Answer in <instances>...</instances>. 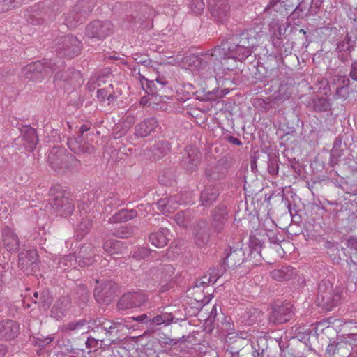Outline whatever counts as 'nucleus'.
<instances>
[{
	"label": "nucleus",
	"mask_w": 357,
	"mask_h": 357,
	"mask_svg": "<svg viewBox=\"0 0 357 357\" xmlns=\"http://www.w3.org/2000/svg\"><path fill=\"white\" fill-rule=\"evenodd\" d=\"M63 61L61 59L56 61L55 59H50L48 62L43 64L41 61H37L24 67L20 73V78L24 81H38L42 78L43 72L48 68L52 71H56L54 75L55 81L63 80L64 82H71L72 77L79 75V73L75 70H68L63 71Z\"/></svg>",
	"instance_id": "obj_1"
},
{
	"label": "nucleus",
	"mask_w": 357,
	"mask_h": 357,
	"mask_svg": "<svg viewBox=\"0 0 357 357\" xmlns=\"http://www.w3.org/2000/svg\"><path fill=\"white\" fill-rule=\"evenodd\" d=\"M256 36L255 30L249 29L227 38L237 60H244L251 55L257 43Z\"/></svg>",
	"instance_id": "obj_2"
},
{
	"label": "nucleus",
	"mask_w": 357,
	"mask_h": 357,
	"mask_svg": "<svg viewBox=\"0 0 357 357\" xmlns=\"http://www.w3.org/2000/svg\"><path fill=\"white\" fill-rule=\"evenodd\" d=\"M52 48L58 55L71 59L80 54L82 43L76 36L66 35L58 38Z\"/></svg>",
	"instance_id": "obj_3"
},
{
	"label": "nucleus",
	"mask_w": 357,
	"mask_h": 357,
	"mask_svg": "<svg viewBox=\"0 0 357 357\" xmlns=\"http://www.w3.org/2000/svg\"><path fill=\"white\" fill-rule=\"evenodd\" d=\"M206 54L209 57L208 61L212 71L224 66L223 61L229 59H237L227 38L224 40L220 45L206 52Z\"/></svg>",
	"instance_id": "obj_4"
},
{
	"label": "nucleus",
	"mask_w": 357,
	"mask_h": 357,
	"mask_svg": "<svg viewBox=\"0 0 357 357\" xmlns=\"http://www.w3.org/2000/svg\"><path fill=\"white\" fill-rule=\"evenodd\" d=\"M47 160L54 170L69 169L77 165L76 158L61 147H54L48 153Z\"/></svg>",
	"instance_id": "obj_5"
},
{
	"label": "nucleus",
	"mask_w": 357,
	"mask_h": 357,
	"mask_svg": "<svg viewBox=\"0 0 357 357\" xmlns=\"http://www.w3.org/2000/svg\"><path fill=\"white\" fill-rule=\"evenodd\" d=\"M149 301L148 294L143 291H130L121 296L117 303L120 310L145 306Z\"/></svg>",
	"instance_id": "obj_6"
},
{
	"label": "nucleus",
	"mask_w": 357,
	"mask_h": 357,
	"mask_svg": "<svg viewBox=\"0 0 357 357\" xmlns=\"http://www.w3.org/2000/svg\"><path fill=\"white\" fill-rule=\"evenodd\" d=\"M114 31V25L110 21L95 20L86 26V36L91 39L104 40Z\"/></svg>",
	"instance_id": "obj_7"
},
{
	"label": "nucleus",
	"mask_w": 357,
	"mask_h": 357,
	"mask_svg": "<svg viewBox=\"0 0 357 357\" xmlns=\"http://www.w3.org/2000/svg\"><path fill=\"white\" fill-rule=\"evenodd\" d=\"M50 204L52 213L55 215L67 217L73 213L74 204L68 197L64 196L62 192H57L52 198L50 199Z\"/></svg>",
	"instance_id": "obj_8"
},
{
	"label": "nucleus",
	"mask_w": 357,
	"mask_h": 357,
	"mask_svg": "<svg viewBox=\"0 0 357 357\" xmlns=\"http://www.w3.org/2000/svg\"><path fill=\"white\" fill-rule=\"evenodd\" d=\"M55 16L56 14L52 10L44 7H32L25 13L27 22L33 25H40L52 21Z\"/></svg>",
	"instance_id": "obj_9"
},
{
	"label": "nucleus",
	"mask_w": 357,
	"mask_h": 357,
	"mask_svg": "<svg viewBox=\"0 0 357 357\" xmlns=\"http://www.w3.org/2000/svg\"><path fill=\"white\" fill-rule=\"evenodd\" d=\"M97 285L94 289L96 301L104 305L109 304L114 297L116 287L112 281H96Z\"/></svg>",
	"instance_id": "obj_10"
},
{
	"label": "nucleus",
	"mask_w": 357,
	"mask_h": 357,
	"mask_svg": "<svg viewBox=\"0 0 357 357\" xmlns=\"http://www.w3.org/2000/svg\"><path fill=\"white\" fill-rule=\"evenodd\" d=\"M208 8L212 17L219 22L227 20L230 14L228 0H208Z\"/></svg>",
	"instance_id": "obj_11"
},
{
	"label": "nucleus",
	"mask_w": 357,
	"mask_h": 357,
	"mask_svg": "<svg viewBox=\"0 0 357 357\" xmlns=\"http://www.w3.org/2000/svg\"><path fill=\"white\" fill-rule=\"evenodd\" d=\"M292 316V305L290 303L274 305L269 315V321L275 324H282L289 321Z\"/></svg>",
	"instance_id": "obj_12"
},
{
	"label": "nucleus",
	"mask_w": 357,
	"mask_h": 357,
	"mask_svg": "<svg viewBox=\"0 0 357 357\" xmlns=\"http://www.w3.org/2000/svg\"><path fill=\"white\" fill-rule=\"evenodd\" d=\"M228 209L224 204L218 205L211 214V227L215 234H220L224 229L227 220Z\"/></svg>",
	"instance_id": "obj_13"
},
{
	"label": "nucleus",
	"mask_w": 357,
	"mask_h": 357,
	"mask_svg": "<svg viewBox=\"0 0 357 357\" xmlns=\"http://www.w3.org/2000/svg\"><path fill=\"white\" fill-rule=\"evenodd\" d=\"M208 56L205 53L201 54H192L185 57V62L192 70H197L203 73H211Z\"/></svg>",
	"instance_id": "obj_14"
},
{
	"label": "nucleus",
	"mask_w": 357,
	"mask_h": 357,
	"mask_svg": "<svg viewBox=\"0 0 357 357\" xmlns=\"http://www.w3.org/2000/svg\"><path fill=\"white\" fill-rule=\"evenodd\" d=\"M160 128L158 120L154 117L145 119L135 127V136L137 138H145Z\"/></svg>",
	"instance_id": "obj_15"
},
{
	"label": "nucleus",
	"mask_w": 357,
	"mask_h": 357,
	"mask_svg": "<svg viewBox=\"0 0 357 357\" xmlns=\"http://www.w3.org/2000/svg\"><path fill=\"white\" fill-rule=\"evenodd\" d=\"M181 165L188 171L195 170L200 163L201 153L197 148L188 146L185 149Z\"/></svg>",
	"instance_id": "obj_16"
},
{
	"label": "nucleus",
	"mask_w": 357,
	"mask_h": 357,
	"mask_svg": "<svg viewBox=\"0 0 357 357\" xmlns=\"http://www.w3.org/2000/svg\"><path fill=\"white\" fill-rule=\"evenodd\" d=\"M20 325L10 319L0 320V340H11L17 337Z\"/></svg>",
	"instance_id": "obj_17"
},
{
	"label": "nucleus",
	"mask_w": 357,
	"mask_h": 357,
	"mask_svg": "<svg viewBox=\"0 0 357 357\" xmlns=\"http://www.w3.org/2000/svg\"><path fill=\"white\" fill-rule=\"evenodd\" d=\"M95 248L91 243H86L82 245L76 257L77 264L81 267L91 265L95 261Z\"/></svg>",
	"instance_id": "obj_18"
},
{
	"label": "nucleus",
	"mask_w": 357,
	"mask_h": 357,
	"mask_svg": "<svg viewBox=\"0 0 357 357\" xmlns=\"http://www.w3.org/2000/svg\"><path fill=\"white\" fill-rule=\"evenodd\" d=\"M62 331L70 335H79L89 332L88 321L85 319L68 322L62 326Z\"/></svg>",
	"instance_id": "obj_19"
},
{
	"label": "nucleus",
	"mask_w": 357,
	"mask_h": 357,
	"mask_svg": "<svg viewBox=\"0 0 357 357\" xmlns=\"http://www.w3.org/2000/svg\"><path fill=\"white\" fill-rule=\"evenodd\" d=\"M195 241L199 246L207 243L210 238L208 224L206 220H201L197 222L194 229Z\"/></svg>",
	"instance_id": "obj_20"
},
{
	"label": "nucleus",
	"mask_w": 357,
	"mask_h": 357,
	"mask_svg": "<svg viewBox=\"0 0 357 357\" xmlns=\"http://www.w3.org/2000/svg\"><path fill=\"white\" fill-rule=\"evenodd\" d=\"M71 306L69 296H63L56 301L51 310L52 317L60 319L66 316Z\"/></svg>",
	"instance_id": "obj_21"
},
{
	"label": "nucleus",
	"mask_w": 357,
	"mask_h": 357,
	"mask_svg": "<svg viewBox=\"0 0 357 357\" xmlns=\"http://www.w3.org/2000/svg\"><path fill=\"white\" fill-rule=\"evenodd\" d=\"M245 260V253L242 248H230L224 259L223 264L229 268H234L240 266Z\"/></svg>",
	"instance_id": "obj_22"
},
{
	"label": "nucleus",
	"mask_w": 357,
	"mask_h": 357,
	"mask_svg": "<svg viewBox=\"0 0 357 357\" xmlns=\"http://www.w3.org/2000/svg\"><path fill=\"white\" fill-rule=\"evenodd\" d=\"M2 241L3 247L8 251L15 252L19 249L20 241L15 233L9 227H5L2 231Z\"/></svg>",
	"instance_id": "obj_23"
},
{
	"label": "nucleus",
	"mask_w": 357,
	"mask_h": 357,
	"mask_svg": "<svg viewBox=\"0 0 357 357\" xmlns=\"http://www.w3.org/2000/svg\"><path fill=\"white\" fill-rule=\"evenodd\" d=\"M37 252L34 250L22 251L19 254V267L24 271H28L29 268L36 264L38 260Z\"/></svg>",
	"instance_id": "obj_24"
},
{
	"label": "nucleus",
	"mask_w": 357,
	"mask_h": 357,
	"mask_svg": "<svg viewBox=\"0 0 357 357\" xmlns=\"http://www.w3.org/2000/svg\"><path fill=\"white\" fill-rule=\"evenodd\" d=\"M291 95V92L289 90L287 84H280L278 90L273 95L266 98L263 100L265 104H276L279 105L280 102L288 100Z\"/></svg>",
	"instance_id": "obj_25"
},
{
	"label": "nucleus",
	"mask_w": 357,
	"mask_h": 357,
	"mask_svg": "<svg viewBox=\"0 0 357 357\" xmlns=\"http://www.w3.org/2000/svg\"><path fill=\"white\" fill-rule=\"evenodd\" d=\"M68 146L77 155L91 153L92 149V147H91L86 142L84 141L81 135L77 137L68 139Z\"/></svg>",
	"instance_id": "obj_26"
},
{
	"label": "nucleus",
	"mask_w": 357,
	"mask_h": 357,
	"mask_svg": "<svg viewBox=\"0 0 357 357\" xmlns=\"http://www.w3.org/2000/svg\"><path fill=\"white\" fill-rule=\"evenodd\" d=\"M218 196L219 191L215 186L206 185L200 194L201 205L206 207L211 206L216 201Z\"/></svg>",
	"instance_id": "obj_27"
},
{
	"label": "nucleus",
	"mask_w": 357,
	"mask_h": 357,
	"mask_svg": "<svg viewBox=\"0 0 357 357\" xmlns=\"http://www.w3.org/2000/svg\"><path fill=\"white\" fill-rule=\"evenodd\" d=\"M22 138L25 149L29 152L33 151L38 142L35 129L31 126L24 127L22 131Z\"/></svg>",
	"instance_id": "obj_28"
},
{
	"label": "nucleus",
	"mask_w": 357,
	"mask_h": 357,
	"mask_svg": "<svg viewBox=\"0 0 357 357\" xmlns=\"http://www.w3.org/2000/svg\"><path fill=\"white\" fill-rule=\"evenodd\" d=\"M169 230L161 227L158 231L152 232L149 236V241L156 248H163L167 245L169 238Z\"/></svg>",
	"instance_id": "obj_29"
},
{
	"label": "nucleus",
	"mask_w": 357,
	"mask_h": 357,
	"mask_svg": "<svg viewBox=\"0 0 357 357\" xmlns=\"http://www.w3.org/2000/svg\"><path fill=\"white\" fill-rule=\"evenodd\" d=\"M308 108L314 112H326L331 109V103L327 98H311L307 101Z\"/></svg>",
	"instance_id": "obj_30"
},
{
	"label": "nucleus",
	"mask_w": 357,
	"mask_h": 357,
	"mask_svg": "<svg viewBox=\"0 0 357 357\" xmlns=\"http://www.w3.org/2000/svg\"><path fill=\"white\" fill-rule=\"evenodd\" d=\"M296 274L294 268L289 266H282L271 272L272 278L278 281L289 280Z\"/></svg>",
	"instance_id": "obj_31"
},
{
	"label": "nucleus",
	"mask_w": 357,
	"mask_h": 357,
	"mask_svg": "<svg viewBox=\"0 0 357 357\" xmlns=\"http://www.w3.org/2000/svg\"><path fill=\"white\" fill-rule=\"evenodd\" d=\"M86 17L82 15V13L79 10H75V7L73 8V10H70L65 17V24L66 25L70 28L73 29L77 26L79 23L82 22L84 20L86 19Z\"/></svg>",
	"instance_id": "obj_32"
},
{
	"label": "nucleus",
	"mask_w": 357,
	"mask_h": 357,
	"mask_svg": "<svg viewBox=\"0 0 357 357\" xmlns=\"http://www.w3.org/2000/svg\"><path fill=\"white\" fill-rule=\"evenodd\" d=\"M250 254L249 257L250 259H255V262H260L262 259L261 249L262 245L261 241L255 236H250L249 241Z\"/></svg>",
	"instance_id": "obj_33"
},
{
	"label": "nucleus",
	"mask_w": 357,
	"mask_h": 357,
	"mask_svg": "<svg viewBox=\"0 0 357 357\" xmlns=\"http://www.w3.org/2000/svg\"><path fill=\"white\" fill-rule=\"evenodd\" d=\"M144 87H142L147 93L154 95L160 92L167 83V81L157 78L154 80L145 79Z\"/></svg>",
	"instance_id": "obj_34"
},
{
	"label": "nucleus",
	"mask_w": 357,
	"mask_h": 357,
	"mask_svg": "<svg viewBox=\"0 0 357 357\" xmlns=\"http://www.w3.org/2000/svg\"><path fill=\"white\" fill-rule=\"evenodd\" d=\"M137 215V212L135 210H127L123 209L119 211L118 213L113 215L109 218V222L116 223L130 220Z\"/></svg>",
	"instance_id": "obj_35"
},
{
	"label": "nucleus",
	"mask_w": 357,
	"mask_h": 357,
	"mask_svg": "<svg viewBox=\"0 0 357 357\" xmlns=\"http://www.w3.org/2000/svg\"><path fill=\"white\" fill-rule=\"evenodd\" d=\"M102 248L110 256L122 253L125 249L123 242L118 240H108L104 243Z\"/></svg>",
	"instance_id": "obj_36"
},
{
	"label": "nucleus",
	"mask_w": 357,
	"mask_h": 357,
	"mask_svg": "<svg viewBox=\"0 0 357 357\" xmlns=\"http://www.w3.org/2000/svg\"><path fill=\"white\" fill-rule=\"evenodd\" d=\"M170 150V145L167 141H159L155 142L151 147L153 156L158 160L167 155Z\"/></svg>",
	"instance_id": "obj_37"
},
{
	"label": "nucleus",
	"mask_w": 357,
	"mask_h": 357,
	"mask_svg": "<svg viewBox=\"0 0 357 357\" xmlns=\"http://www.w3.org/2000/svg\"><path fill=\"white\" fill-rule=\"evenodd\" d=\"M357 282V264L351 260L349 262V272L347 276V288L349 291L356 289V284Z\"/></svg>",
	"instance_id": "obj_38"
},
{
	"label": "nucleus",
	"mask_w": 357,
	"mask_h": 357,
	"mask_svg": "<svg viewBox=\"0 0 357 357\" xmlns=\"http://www.w3.org/2000/svg\"><path fill=\"white\" fill-rule=\"evenodd\" d=\"M126 326L123 323L122 319H116L115 321H109L106 319V322L103 324L105 335L112 334L115 330L116 333L121 332Z\"/></svg>",
	"instance_id": "obj_39"
},
{
	"label": "nucleus",
	"mask_w": 357,
	"mask_h": 357,
	"mask_svg": "<svg viewBox=\"0 0 357 357\" xmlns=\"http://www.w3.org/2000/svg\"><path fill=\"white\" fill-rule=\"evenodd\" d=\"M95 4V0H79L75 6V10L80 11L83 15L87 17L92 12Z\"/></svg>",
	"instance_id": "obj_40"
},
{
	"label": "nucleus",
	"mask_w": 357,
	"mask_h": 357,
	"mask_svg": "<svg viewBox=\"0 0 357 357\" xmlns=\"http://www.w3.org/2000/svg\"><path fill=\"white\" fill-rule=\"evenodd\" d=\"M271 31L272 32L271 39L273 41V45L275 47H280V44H281V39H282L281 26L279 25L276 22H273L271 24Z\"/></svg>",
	"instance_id": "obj_41"
},
{
	"label": "nucleus",
	"mask_w": 357,
	"mask_h": 357,
	"mask_svg": "<svg viewBox=\"0 0 357 357\" xmlns=\"http://www.w3.org/2000/svg\"><path fill=\"white\" fill-rule=\"evenodd\" d=\"M106 322L105 318H97L96 319L88 321L89 331L97 333L98 334L102 333L105 331L103 324Z\"/></svg>",
	"instance_id": "obj_42"
},
{
	"label": "nucleus",
	"mask_w": 357,
	"mask_h": 357,
	"mask_svg": "<svg viewBox=\"0 0 357 357\" xmlns=\"http://www.w3.org/2000/svg\"><path fill=\"white\" fill-rule=\"evenodd\" d=\"M76 263H77L76 257L73 254H69L59 259L58 266L60 268L66 271L68 268L73 266Z\"/></svg>",
	"instance_id": "obj_43"
},
{
	"label": "nucleus",
	"mask_w": 357,
	"mask_h": 357,
	"mask_svg": "<svg viewBox=\"0 0 357 357\" xmlns=\"http://www.w3.org/2000/svg\"><path fill=\"white\" fill-rule=\"evenodd\" d=\"M342 140L336 138L333 143V146L331 151V156L332 162H337L338 159L343 155V149H342Z\"/></svg>",
	"instance_id": "obj_44"
},
{
	"label": "nucleus",
	"mask_w": 357,
	"mask_h": 357,
	"mask_svg": "<svg viewBox=\"0 0 357 357\" xmlns=\"http://www.w3.org/2000/svg\"><path fill=\"white\" fill-rule=\"evenodd\" d=\"M92 226L91 220L89 218H83L79 224L77 226V234L82 238L86 235L90 230Z\"/></svg>",
	"instance_id": "obj_45"
},
{
	"label": "nucleus",
	"mask_w": 357,
	"mask_h": 357,
	"mask_svg": "<svg viewBox=\"0 0 357 357\" xmlns=\"http://www.w3.org/2000/svg\"><path fill=\"white\" fill-rule=\"evenodd\" d=\"M345 347L342 343L338 342H331L326 349V357H335L336 354L340 353V350L344 349Z\"/></svg>",
	"instance_id": "obj_46"
},
{
	"label": "nucleus",
	"mask_w": 357,
	"mask_h": 357,
	"mask_svg": "<svg viewBox=\"0 0 357 357\" xmlns=\"http://www.w3.org/2000/svg\"><path fill=\"white\" fill-rule=\"evenodd\" d=\"M174 220L178 225L186 227L190 222V213L186 211H179L174 215Z\"/></svg>",
	"instance_id": "obj_47"
},
{
	"label": "nucleus",
	"mask_w": 357,
	"mask_h": 357,
	"mask_svg": "<svg viewBox=\"0 0 357 357\" xmlns=\"http://www.w3.org/2000/svg\"><path fill=\"white\" fill-rule=\"evenodd\" d=\"M206 176L211 180L217 181L222 178L225 174L221 167L215 166L206 169Z\"/></svg>",
	"instance_id": "obj_48"
},
{
	"label": "nucleus",
	"mask_w": 357,
	"mask_h": 357,
	"mask_svg": "<svg viewBox=\"0 0 357 357\" xmlns=\"http://www.w3.org/2000/svg\"><path fill=\"white\" fill-rule=\"evenodd\" d=\"M291 0H271L268 5L266 6V9H274L275 11L278 10L280 6L284 7L287 10H290V8H293V5L291 4Z\"/></svg>",
	"instance_id": "obj_49"
},
{
	"label": "nucleus",
	"mask_w": 357,
	"mask_h": 357,
	"mask_svg": "<svg viewBox=\"0 0 357 357\" xmlns=\"http://www.w3.org/2000/svg\"><path fill=\"white\" fill-rule=\"evenodd\" d=\"M77 294L79 295L77 298L79 307H83L89 301V294L85 286H81L77 288Z\"/></svg>",
	"instance_id": "obj_50"
},
{
	"label": "nucleus",
	"mask_w": 357,
	"mask_h": 357,
	"mask_svg": "<svg viewBox=\"0 0 357 357\" xmlns=\"http://www.w3.org/2000/svg\"><path fill=\"white\" fill-rule=\"evenodd\" d=\"M351 41V36L347 33L345 36L344 39L342 41H340L337 44L336 50L338 52H351L353 51L354 48L351 45H350V43Z\"/></svg>",
	"instance_id": "obj_51"
},
{
	"label": "nucleus",
	"mask_w": 357,
	"mask_h": 357,
	"mask_svg": "<svg viewBox=\"0 0 357 357\" xmlns=\"http://www.w3.org/2000/svg\"><path fill=\"white\" fill-rule=\"evenodd\" d=\"M23 0H0V13L6 12L22 3Z\"/></svg>",
	"instance_id": "obj_52"
},
{
	"label": "nucleus",
	"mask_w": 357,
	"mask_h": 357,
	"mask_svg": "<svg viewBox=\"0 0 357 357\" xmlns=\"http://www.w3.org/2000/svg\"><path fill=\"white\" fill-rule=\"evenodd\" d=\"M33 302L35 303H39L43 308L47 309L52 302V298L50 296L48 291H43L40 294L39 301L35 300Z\"/></svg>",
	"instance_id": "obj_53"
},
{
	"label": "nucleus",
	"mask_w": 357,
	"mask_h": 357,
	"mask_svg": "<svg viewBox=\"0 0 357 357\" xmlns=\"http://www.w3.org/2000/svg\"><path fill=\"white\" fill-rule=\"evenodd\" d=\"M173 317L171 314H162L160 315L155 316L152 322L156 325H161L162 324H169L172 322Z\"/></svg>",
	"instance_id": "obj_54"
},
{
	"label": "nucleus",
	"mask_w": 357,
	"mask_h": 357,
	"mask_svg": "<svg viewBox=\"0 0 357 357\" xmlns=\"http://www.w3.org/2000/svg\"><path fill=\"white\" fill-rule=\"evenodd\" d=\"M205 5L203 0H191L190 8L195 14H200L204 9Z\"/></svg>",
	"instance_id": "obj_55"
},
{
	"label": "nucleus",
	"mask_w": 357,
	"mask_h": 357,
	"mask_svg": "<svg viewBox=\"0 0 357 357\" xmlns=\"http://www.w3.org/2000/svg\"><path fill=\"white\" fill-rule=\"evenodd\" d=\"M165 214L173 213L179 205V201L176 197H167Z\"/></svg>",
	"instance_id": "obj_56"
},
{
	"label": "nucleus",
	"mask_w": 357,
	"mask_h": 357,
	"mask_svg": "<svg viewBox=\"0 0 357 357\" xmlns=\"http://www.w3.org/2000/svg\"><path fill=\"white\" fill-rule=\"evenodd\" d=\"M31 341L32 344H33L34 345L43 348L47 346L48 344H50L52 342V339L50 337H33L31 339Z\"/></svg>",
	"instance_id": "obj_57"
},
{
	"label": "nucleus",
	"mask_w": 357,
	"mask_h": 357,
	"mask_svg": "<svg viewBox=\"0 0 357 357\" xmlns=\"http://www.w3.org/2000/svg\"><path fill=\"white\" fill-rule=\"evenodd\" d=\"M323 3V0H312L310 8L307 11L309 15H314L319 10Z\"/></svg>",
	"instance_id": "obj_58"
},
{
	"label": "nucleus",
	"mask_w": 357,
	"mask_h": 357,
	"mask_svg": "<svg viewBox=\"0 0 357 357\" xmlns=\"http://www.w3.org/2000/svg\"><path fill=\"white\" fill-rule=\"evenodd\" d=\"M151 250L146 248H139L134 253L133 257L137 259H142L148 257L150 255Z\"/></svg>",
	"instance_id": "obj_59"
},
{
	"label": "nucleus",
	"mask_w": 357,
	"mask_h": 357,
	"mask_svg": "<svg viewBox=\"0 0 357 357\" xmlns=\"http://www.w3.org/2000/svg\"><path fill=\"white\" fill-rule=\"evenodd\" d=\"M132 230L127 227H120L114 234L116 236L121 238H126L132 234Z\"/></svg>",
	"instance_id": "obj_60"
},
{
	"label": "nucleus",
	"mask_w": 357,
	"mask_h": 357,
	"mask_svg": "<svg viewBox=\"0 0 357 357\" xmlns=\"http://www.w3.org/2000/svg\"><path fill=\"white\" fill-rule=\"evenodd\" d=\"M211 278H208V275H204L199 278V280H197L195 282V285L193 286V289L199 288L201 287H204L210 283Z\"/></svg>",
	"instance_id": "obj_61"
},
{
	"label": "nucleus",
	"mask_w": 357,
	"mask_h": 357,
	"mask_svg": "<svg viewBox=\"0 0 357 357\" xmlns=\"http://www.w3.org/2000/svg\"><path fill=\"white\" fill-rule=\"evenodd\" d=\"M103 340L104 339L101 338L100 336H99L98 338L89 337L86 342V345L88 348H93L98 346V341L102 342Z\"/></svg>",
	"instance_id": "obj_62"
},
{
	"label": "nucleus",
	"mask_w": 357,
	"mask_h": 357,
	"mask_svg": "<svg viewBox=\"0 0 357 357\" xmlns=\"http://www.w3.org/2000/svg\"><path fill=\"white\" fill-rule=\"evenodd\" d=\"M349 75L354 81H357V61L352 63L350 68Z\"/></svg>",
	"instance_id": "obj_63"
},
{
	"label": "nucleus",
	"mask_w": 357,
	"mask_h": 357,
	"mask_svg": "<svg viewBox=\"0 0 357 357\" xmlns=\"http://www.w3.org/2000/svg\"><path fill=\"white\" fill-rule=\"evenodd\" d=\"M347 245L351 250L357 252V238L351 237L347 241Z\"/></svg>",
	"instance_id": "obj_64"
}]
</instances>
